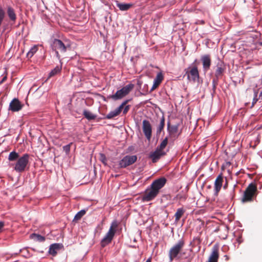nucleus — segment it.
Here are the masks:
<instances>
[{
  "label": "nucleus",
  "mask_w": 262,
  "mask_h": 262,
  "mask_svg": "<svg viewBox=\"0 0 262 262\" xmlns=\"http://www.w3.org/2000/svg\"><path fill=\"white\" fill-rule=\"evenodd\" d=\"M137 157L136 155H127L124 157L119 162V166L120 168H124L132 165L136 162Z\"/></svg>",
  "instance_id": "6e6552de"
},
{
  "label": "nucleus",
  "mask_w": 262,
  "mask_h": 262,
  "mask_svg": "<svg viewBox=\"0 0 262 262\" xmlns=\"http://www.w3.org/2000/svg\"><path fill=\"white\" fill-rule=\"evenodd\" d=\"M52 49L55 52L56 56L58 59H60V53H64L68 50H70L71 46L69 42L67 40L64 41L60 39H55L52 45Z\"/></svg>",
  "instance_id": "f03ea898"
},
{
  "label": "nucleus",
  "mask_w": 262,
  "mask_h": 262,
  "mask_svg": "<svg viewBox=\"0 0 262 262\" xmlns=\"http://www.w3.org/2000/svg\"><path fill=\"white\" fill-rule=\"evenodd\" d=\"M184 246L185 241L183 238H181L170 248L168 256L170 262L180 257L179 256L181 255Z\"/></svg>",
  "instance_id": "7ed1b4c3"
},
{
  "label": "nucleus",
  "mask_w": 262,
  "mask_h": 262,
  "mask_svg": "<svg viewBox=\"0 0 262 262\" xmlns=\"http://www.w3.org/2000/svg\"><path fill=\"white\" fill-rule=\"evenodd\" d=\"M186 75L189 81L195 82L199 78V73L197 67L194 65L191 68L186 70Z\"/></svg>",
  "instance_id": "1a4fd4ad"
},
{
  "label": "nucleus",
  "mask_w": 262,
  "mask_h": 262,
  "mask_svg": "<svg viewBox=\"0 0 262 262\" xmlns=\"http://www.w3.org/2000/svg\"><path fill=\"white\" fill-rule=\"evenodd\" d=\"M223 182V177L222 174H220L216 178L214 182V189L216 193H218L222 186Z\"/></svg>",
  "instance_id": "f3484780"
},
{
  "label": "nucleus",
  "mask_w": 262,
  "mask_h": 262,
  "mask_svg": "<svg viewBox=\"0 0 262 262\" xmlns=\"http://www.w3.org/2000/svg\"><path fill=\"white\" fill-rule=\"evenodd\" d=\"M201 60L202 62L203 70L207 72L209 70L211 63V57L209 55H204L201 57Z\"/></svg>",
  "instance_id": "ddd939ff"
},
{
  "label": "nucleus",
  "mask_w": 262,
  "mask_h": 262,
  "mask_svg": "<svg viewBox=\"0 0 262 262\" xmlns=\"http://www.w3.org/2000/svg\"><path fill=\"white\" fill-rule=\"evenodd\" d=\"M29 155L26 154L18 159L14 164V169L18 172H24L29 164Z\"/></svg>",
  "instance_id": "0eeeda50"
},
{
  "label": "nucleus",
  "mask_w": 262,
  "mask_h": 262,
  "mask_svg": "<svg viewBox=\"0 0 262 262\" xmlns=\"http://www.w3.org/2000/svg\"><path fill=\"white\" fill-rule=\"evenodd\" d=\"M134 85L133 84H129L126 86L123 87L121 89L123 91V93L126 96L129 93V92L134 89Z\"/></svg>",
  "instance_id": "bb28decb"
},
{
  "label": "nucleus",
  "mask_w": 262,
  "mask_h": 262,
  "mask_svg": "<svg viewBox=\"0 0 262 262\" xmlns=\"http://www.w3.org/2000/svg\"><path fill=\"white\" fill-rule=\"evenodd\" d=\"M38 50V46L35 45L29 50V51L27 54V57L28 58H31L34 55V54Z\"/></svg>",
  "instance_id": "cd10ccee"
},
{
  "label": "nucleus",
  "mask_w": 262,
  "mask_h": 262,
  "mask_svg": "<svg viewBox=\"0 0 262 262\" xmlns=\"http://www.w3.org/2000/svg\"><path fill=\"white\" fill-rule=\"evenodd\" d=\"M83 115L89 120H94L96 118L95 115H94L91 112L86 110L83 111Z\"/></svg>",
  "instance_id": "b1692460"
},
{
  "label": "nucleus",
  "mask_w": 262,
  "mask_h": 262,
  "mask_svg": "<svg viewBox=\"0 0 262 262\" xmlns=\"http://www.w3.org/2000/svg\"><path fill=\"white\" fill-rule=\"evenodd\" d=\"M128 101V100H126L123 102L122 104L115 110L111 111L108 114H107L105 118L108 119H111L115 117L118 116L122 111L124 106L125 105V104H127Z\"/></svg>",
  "instance_id": "9b49d317"
},
{
  "label": "nucleus",
  "mask_w": 262,
  "mask_h": 262,
  "mask_svg": "<svg viewBox=\"0 0 262 262\" xmlns=\"http://www.w3.org/2000/svg\"><path fill=\"white\" fill-rule=\"evenodd\" d=\"M253 93H254V96H253V98L252 99V105L251 106V108L253 107L254 106V105L256 104V103L257 102V101L258 100V99L257 98V95H258V90L256 89H254Z\"/></svg>",
  "instance_id": "2f4dec72"
},
{
  "label": "nucleus",
  "mask_w": 262,
  "mask_h": 262,
  "mask_svg": "<svg viewBox=\"0 0 262 262\" xmlns=\"http://www.w3.org/2000/svg\"><path fill=\"white\" fill-rule=\"evenodd\" d=\"M86 211L84 209L80 210L79 211L75 216L74 220V221H79L80 220L82 217L85 214Z\"/></svg>",
  "instance_id": "7c9ffc66"
},
{
  "label": "nucleus",
  "mask_w": 262,
  "mask_h": 262,
  "mask_svg": "<svg viewBox=\"0 0 262 262\" xmlns=\"http://www.w3.org/2000/svg\"><path fill=\"white\" fill-rule=\"evenodd\" d=\"M231 163L230 162H226L222 166V168L227 167L230 166Z\"/></svg>",
  "instance_id": "58836bf2"
},
{
  "label": "nucleus",
  "mask_w": 262,
  "mask_h": 262,
  "mask_svg": "<svg viewBox=\"0 0 262 262\" xmlns=\"http://www.w3.org/2000/svg\"><path fill=\"white\" fill-rule=\"evenodd\" d=\"M130 107V105H127V104H125V105L124 106L122 110L123 114L124 115H126L127 113V112H128V111L129 110Z\"/></svg>",
  "instance_id": "e433bc0d"
},
{
  "label": "nucleus",
  "mask_w": 262,
  "mask_h": 262,
  "mask_svg": "<svg viewBox=\"0 0 262 262\" xmlns=\"http://www.w3.org/2000/svg\"><path fill=\"white\" fill-rule=\"evenodd\" d=\"M31 236L32 238L35 237L36 240L39 242H43L45 240V237L44 236H42L39 234L33 233V234H31Z\"/></svg>",
  "instance_id": "473e14b6"
},
{
  "label": "nucleus",
  "mask_w": 262,
  "mask_h": 262,
  "mask_svg": "<svg viewBox=\"0 0 262 262\" xmlns=\"http://www.w3.org/2000/svg\"><path fill=\"white\" fill-rule=\"evenodd\" d=\"M7 79V76H5L3 78L2 81H1V83L4 82V81H5Z\"/></svg>",
  "instance_id": "a19ab883"
},
{
  "label": "nucleus",
  "mask_w": 262,
  "mask_h": 262,
  "mask_svg": "<svg viewBox=\"0 0 262 262\" xmlns=\"http://www.w3.org/2000/svg\"><path fill=\"white\" fill-rule=\"evenodd\" d=\"M63 249V246L61 243H54L51 244L48 250V253L53 256H55L57 253L61 250Z\"/></svg>",
  "instance_id": "f8f14e48"
},
{
  "label": "nucleus",
  "mask_w": 262,
  "mask_h": 262,
  "mask_svg": "<svg viewBox=\"0 0 262 262\" xmlns=\"http://www.w3.org/2000/svg\"><path fill=\"white\" fill-rule=\"evenodd\" d=\"M118 226V223L117 221H114L112 223L108 232L101 241V246L102 247H104L111 243L115 234Z\"/></svg>",
  "instance_id": "20e7f679"
},
{
  "label": "nucleus",
  "mask_w": 262,
  "mask_h": 262,
  "mask_svg": "<svg viewBox=\"0 0 262 262\" xmlns=\"http://www.w3.org/2000/svg\"><path fill=\"white\" fill-rule=\"evenodd\" d=\"M166 154L165 152L161 151L158 149L156 148V150L152 152L149 155V158L151 159L153 163L157 162L160 158Z\"/></svg>",
  "instance_id": "4468645a"
},
{
  "label": "nucleus",
  "mask_w": 262,
  "mask_h": 262,
  "mask_svg": "<svg viewBox=\"0 0 262 262\" xmlns=\"http://www.w3.org/2000/svg\"><path fill=\"white\" fill-rule=\"evenodd\" d=\"M7 14L11 20L15 21L16 19V14L14 10L11 7H8L7 10Z\"/></svg>",
  "instance_id": "5701e85b"
},
{
  "label": "nucleus",
  "mask_w": 262,
  "mask_h": 262,
  "mask_svg": "<svg viewBox=\"0 0 262 262\" xmlns=\"http://www.w3.org/2000/svg\"><path fill=\"white\" fill-rule=\"evenodd\" d=\"M167 180L164 177H161L151 183L150 187L147 188L143 195V200L150 201L155 198L166 183Z\"/></svg>",
  "instance_id": "f257e3e1"
},
{
  "label": "nucleus",
  "mask_w": 262,
  "mask_h": 262,
  "mask_svg": "<svg viewBox=\"0 0 262 262\" xmlns=\"http://www.w3.org/2000/svg\"><path fill=\"white\" fill-rule=\"evenodd\" d=\"M22 105L17 99H13L10 103L9 110L13 112H17L21 110Z\"/></svg>",
  "instance_id": "dca6fc26"
},
{
  "label": "nucleus",
  "mask_w": 262,
  "mask_h": 262,
  "mask_svg": "<svg viewBox=\"0 0 262 262\" xmlns=\"http://www.w3.org/2000/svg\"><path fill=\"white\" fill-rule=\"evenodd\" d=\"M20 157H19V154L16 152L13 151L9 154L8 160L10 161H14L16 160H17Z\"/></svg>",
  "instance_id": "c85d7f7f"
},
{
  "label": "nucleus",
  "mask_w": 262,
  "mask_h": 262,
  "mask_svg": "<svg viewBox=\"0 0 262 262\" xmlns=\"http://www.w3.org/2000/svg\"><path fill=\"white\" fill-rule=\"evenodd\" d=\"M168 131L170 136H175L176 134L178 131V125H170V123L168 122Z\"/></svg>",
  "instance_id": "aec40b11"
},
{
  "label": "nucleus",
  "mask_w": 262,
  "mask_h": 262,
  "mask_svg": "<svg viewBox=\"0 0 262 262\" xmlns=\"http://www.w3.org/2000/svg\"><path fill=\"white\" fill-rule=\"evenodd\" d=\"M246 91H247V93H248V92L250 91V90L247 89Z\"/></svg>",
  "instance_id": "a18cd8bd"
},
{
  "label": "nucleus",
  "mask_w": 262,
  "mask_h": 262,
  "mask_svg": "<svg viewBox=\"0 0 262 262\" xmlns=\"http://www.w3.org/2000/svg\"><path fill=\"white\" fill-rule=\"evenodd\" d=\"M225 70L226 66L224 62L221 60H219L215 67V78L212 80L213 88L214 89L216 88L219 79L223 76Z\"/></svg>",
  "instance_id": "423d86ee"
},
{
  "label": "nucleus",
  "mask_w": 262,
  "mask_h": 262,
  "mask_svg": "<svg viewBox=\"0 0 262 262\" xmlns=\"http://www.w3.org/2000/svg\"><path fill=\"white\" fill-rule=\"evenodd\" d=\"M142 130L146 139L150 141L152 135V127L149 121L147 120L143 121Z\"/></svg>",
  "instance_id": "9d476101"
},
{
  "label": "nucleus",
  "mask_w": 262,
  "mask_h": 262,
  "mask_svg": "<svg viewBox=\"0 0 262 262\" xmlns=\"http://www.w3.org/2000/svg\"><path fill=\"white\" fill-rule=\"evenodd\" d=\"M187 195L185 193H179L177 195L176 198L180 201H185L187 199Z\"/></svg>",
  "instance_id": "72a5a7b5"
},
{
  "label": "nucleus",
  "mask_w": 262,
  "mask_h": 262,
  "mask_svg": "<svg viewBox=\"0 0 262 262\" xmlns=\"http://www.w3.org/2000/svg\"><path fill=\"white\" fill-rule=\"evenodd\" d=\"M219 257V247L214 245L209 257L208 262H217Z\"/></svg>",
  "instance_id": "2eb2a0df"
},
{
  "label": "nucleus",
  "mask_w": 262,
  "mask_h": 262,
  "mask_svg": "<svg viewBox=\"0 0 262 262\" xmlns=\"http://www.w3.org/2000/svg\"><path fill=\"white\" fill-rule=\"evenodd\" d=\"M116 5L121 11H127L133 6L132 4H125L119 2L117 3Z\"/></svg>",
  "instance_id": "412c9836"
},
{
  "label": "nucleus",
  "mask_w": 262,
  "mask_h": 262,
  "mask_svg": "<svg viewBox=\"0 0 262 262\" xmlns=\"http://www.w3.org/2000/svg\"><path fill=\"white\" fill-rule=\"evenodd\" d=\"M168 143V138L166 137L161 143L159 146L157 147V149L161 150V151H164L163 149L165 148Z\"/></svg>",
  "instance_id": "c756f323"
},
{
  "label": "nucleus",
  "mask_w": 262,
  "mask_h": 262,
  "mask_svg": "<svg viewBox=\"0 0 262 262\" xmlns=\"http://www.w3.org/2000/svg\"><path fill=\"white\" fill-rule=\"evenodd\" d=\"M5 223L3 221H0V232L2 231V229L4 228Z\"/></svg>",
  "instance_id": "ea45409f"
},
{
  "label": "nucleus",
  "mask_w": 262,
  "mask_h": 262,
  "mask_svg": "<svg viewBox=\"0 0 262 262\" xmlns=\"http://www.w3.org/2000/svg\"><path fill=\"white\" fill-rule=\"evenodd\" d=\"M100 156H101V161L104 164H105V162L106 161V158L104 156V155L103 154H101L100 155Z\"/></svg>",
  "instance_id": "4c0bfd02"
},
{
  "label": "nucleus",
  "mask_w": 262,
  "mask_h": 262,
  "mask_svg": "<svg viewBox=\"0 0 262 262\" xmlns=\"http://www.w3.org/2000/svg\"><path fill=\"white\" fill-rule=\"evenodd\" d=\"M125 95L123 93L122 89L117 91L116 93L114 95H111L108 98H111L114 100H117L121 99L123 97H125Z\"/></svg>",
  "instance_id": "6ab92c4d"
},
{
  "label": "nucleus",
  "mask_w": 262,
  "mask_h": 262,
  "mask_svg": "<svg viewBox=\"0 0 262 262\" xmlns=\"http://www.w3.org/2000/svg\"><path fill=\"white\" fill-rule=\"evenodd\" d=\"M185 213V210L183 208H180L177 209L175 214V221L178 222L183 215Z\"/></svg>",
  "instance_id": "4be33fe9"
},
{
  "label": "nucleus",
  "mask_w": 262,
  "mask_h": 262,
  "mask_svg": "<svg viewBox=\"0 0 262 262\" xmlns=\"http://www.w3.org/2000/svg\"><path fill=\"white\" fill-rule=\"evenodd\" d=\"M227 186V182L226 183V184L224 185V188H226V186Z\"/></svg>",
  "instance_id": "37998d69"
},
{
  "label": "nucleus",
  "mask_w": 262,
  "mask_h": 262,
  "mask_svg": "<svg viewBox=\"0 0 262 262\" xmlns=\"http://www.w3.org/2000/svg\"><path fill=\"white\" fill-rule=\"evenodd\" d=\"M257 187L253 184H250L244 191L243 196L242 199L243 202H251L256 197Z\"/></svg>",
  "instance_id": "39448f33"
},
{
  "label": "nucleus",
  "mask_w": 262,
  "mask_h": 262,
  "mask_svg": "<svg viewBox=\"0 0 262 262\" xmlns=\"http://www.w3.org/2000/svg\"><path fill=\"white\" fill-rule=\"evenodd\" d=\"M164 77L162 73L160 72L158 73L154 81V84L152 87L151 88V91L154 90L156 88H157L160 83L162 82L163 80Z\"/></svg>",
  "instance_id": "a211bd4d"
},
{
  "label": "nucleus",
  "mask_w": 262,
  "mask_h": 262,
  "mask_svg": "<svg viewBox=\"0 0 262 262\" xmlns=\"http://www.w3.org/2000/svg\"><path fill=\"white\" fill-rule=\"evenodd\" d=\"M164 126H165V118H164V116H163L160 119V124L157 127V133L160 134L161 132L163 130Z\"/></svg>",
  "instance_id": "a878e982"
},
{
  "label": "nucleus",
  "mask_w": 262,
  "mask_h": 262,
  "mask_svg": "<svg viewBox=\"0 0 262 262\" xmlns=\"http://www.w3.org/2000/svg\"><path fill=\"white\" fill-rule=\"evenodd\" d=\"M138 85H140V84H141V82H140V81H138Z\"/></svg>",
  "instance_id": "c03bdc74"
},
{
  "label": "nucleus",
  "mask_w": 262,
  "mask_h": 262,
  "mask_svg": "<svg viewBox=\"0 0 262 262\" xmlns=\"http://www.w3.org/2000/svg\"><path fill=\"white\" fill-rule=\"evenodd\" d=\"M146 262H151V259L150 258H148Z\"/></svg>",
  "instance_id": "79ce46f5"
},
{
  "label": "nucleus",
  "mask_w": 262,
  "mask_h": 262,
  "mask_svg": "<svg viewBox=\"0 0 262 262\" xmlns=\"http://www.w3.org/2000/svg\"><path fill=\"white\" fill-rule=\"evenodd\" d=\"M72 144V143H70V144H69L67 145H65L63 147V150L64 151H65V152L67 154L69 153V152L70 151L71 145Z\"/></svg>",
  "instance_id": "c9c22d12"
},
{
  "label": "nucleus",
  "mask_w": 262,
  "mask_h": 262,
  "mask_svg": "<svg viewBox=\"0 0 262 262\" xmlns=\"http://www.w3.org/2000/svg\"><path fill=\"white\" fill-rule=\"evenodd\" d=\"M5 12L3 8L0 7V26H1L2 22L4 19Z\"/></svg>",
  "instance_id": "f704fd0d"
},
{
  "label": "nucleus",
  "mask_w": 262,
  "mask_h": 262,
  "mask_svg": "<svg viewBox=\"0 0 262 262\" xmlns=\"http://www.w3.org/2000/svg\"><path fill=\"white\" fill-rule=\"evenodd\" d=\"M61 66H56L54 69H53L49 73L48 79L55 76L56 75L60 73L61 70Z\"/></svg>",
  "instance_id": "393cba45"
}]
</instances>
